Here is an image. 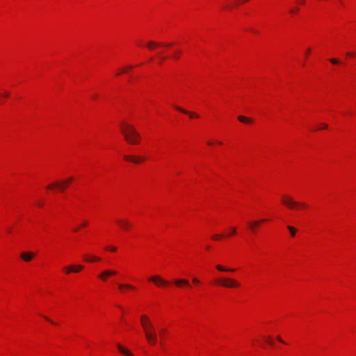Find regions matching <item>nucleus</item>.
Listing matches in <instances>:
<instances>
[{"label": "nucleus", "mask_w": 356, "mask_h": 356, "mask_svg": "<svg viewBox=\"0 0 356 356\" xmlns=\"http://www.w3.org/2000/svg\"><path fill=\"white\" fill-rule=\"evenodd\" d=\"M171 44H167L166 46L169 47L170 46Z\"/></svg>", "instance_id": "44"}, {"label": "nucleus", "mask_w": 356, "mask_h": 356, "mask_svg": "<svg viewBox=\"0 0 356 356\" xmlns=\"http://www.w3.org/2000/svg\"><path fill=\"white\" fill-rule=\"evenodd\" d=\"M117 273L115 270H106L103 271L101 274L98 275V277L102 280L103 281H106L107 277L109 276H112L115 275Z\"/></svg>", "instance_id": "9"}, {"label": "nucleus", "mask_w": 356, "mask_h": 356, "mask_svg": "<svg viewBox=\"0 0 356 356\" xmlns=\"http://www.w3.org/2000/svg\"><path fill=\"white\" fill-rule=\"evenodd\" d=\"M277 339L279 341L282 342V343H283V342H284L280 336H277Z\"/></svg>", "instance_id": "33"}, {"label": "nucleus", "mask_w": 356, "mask_h": 356, "mask_svg": "<svg viewBox=\"0 0 356 356\" xmlns=\"http://www.w3.org/2000/svg\"><path fill=\"white\" fill-rule=\"evenodd\" d=\"M122 133L125 140L130 144H137L139 143L140 136L136 131L134 127L131 124H124L122 127Z\"/></svg>", "instance_id": "1"}, {"label": "nucleus", "mask_w": 356, "mask_h": 356, "mask_svg": "<svg viewBox=\"0 0 356 356\" xmlns=\"http://www.w3.org/2000/svg\"><path fill=\"white\" fill-rule=\"evenodd\" d=\"M83 267L81 265H78V266L71 265V266H68L69 271H72V272H74V273H78V272L81 271L83 269Z\"/></svg>", "instance_id": "15"}, {"label": "nucleus", "mask_w": 356, "mask_h": 356, "mask_svg": "<svg viewBox=\"0 0 356 356\" xmlns=\"http://www.w3.org/2000/svg\"><path fill=\"white\" fill-rule=\"evenodd\" d=\"M124 159L126 161H131L134 163H139L145 160V159L141 156H134L129 155H124Z\"/></svg>", "instance_id": "10"}, {"label": "nucleus", "mask_w": 356, "mask_h": 356, "mask_svg": "<svg viewBox=\"0 0 356 356\" xmlns=\"http://www.w3.org/2000/svg\"><path fill=\"white\" fill-rule=\"evenodd\" d=\"M7 232H8V233H9V234H10V233H11V229H10V228H8V229H7Z\"/></svg>", "instance_id": "37"}, {"label": "nucleus", "mask_w": 356, "mask_h": 356, "mask_svg": "<svg viewBox=\"0 0 356 356\" xmlns=\"http://www.w3.org/2000/svg\"><path fill=\"white\" fill-rule=\"evenodd\" d=\"M140 322H141V325L143 329H144V325H146L147 330H154L153 325L152 324V323L150 322L149 319L148 318V317L147 316H145V315L141 316Z\"/></svg>", "instance_id": "7"}, {"label": "nucleus", "mask_w": 356, "mask_h": 356, "mask_svg": "<svg viewBox=\"0 0 356 356\" xmlns=\"http://www.w3.org/2000/svg\"><path fill=\"white\" fill-rule=\"evenodd\" d=\"M266 341L270 344V345H273V341L271 340L270 337H267L266 339Z\"/></svg>", "instance_id": "29"}, {"label": "nucleus", "mask_w": 356, "mask_h": 356, "mask_svg": "<svg viewBox=\"0 0 356 356\" xmlns=\"http://www.w3.org/2000/svg\"><path fill=\"white\" fill-rule=\"evenodd\" d=\"M78 229H79L78 228H76V229H74V231H75V232H77V231H78Z\"/></svg>", "instance_id": "43"}, {"label": "nucleus", "mask_w": 356, "mask_h": 356, "mask_svg": "<svg viewBox=\"0 0 356 356\" xmlns=\"http://www.w3.org/2000/svg\"><path fill=\"white\" fill-rule=\"evenodd\" d=\"M64 269L66 270V273H70L71 272V271H69L68 266L65 267V268H64Z\"/></svg>", "instance_id": "34"}, {"label": "nucleus", "mask_w": 356, "mask_h": 356, "mask_svg": "<svg viewBox=\"0 0 356 356\" xmlns=\"http://www.w3.org/2000/svg\"><path fill=\"white\" fill-rule=\"evenodd\" d=\"M131 68H132V66H129V67H127L124 68V69L122 70V72H126L128 69H131Z\"/></svg>", "instance_id": "31"}, {"label": "nucleus", "mask_w": 356, "mask_h": 356, "mask_svg": "<svg viewBox=\"0 0 356 356\" xmlns=\"http://www.w3.org/2000/svg\"><path fill=\"white\" fill-rule=\"evenodd\" d=\"M73 179H74L73 177H70V178L67 179L66 180L63 181L60 183H54V184H50V185L47 186V189H51L54 187L57 186V187H58L60 188V191H63L65 189V188L66 187V186L70 182H71Z\"/></svg>", "instance_id": "6"}, {"label": "nucleus", "mask_w": 356, "mask_h": 356, "mask_svg": "<svg viewBox=\"0 0 356 356\" xmlns=\"http://www.w3.org/2000/svg\"><path fill=\"white\" fill-rule=\"evenodd\" d=\"M300 3H302V4H304L305 3V0H300Z\"/></svg>", "instance_id": "39"}, {"label": "nucleus", "mask_w": 356, "mask_h": 356, "mask_svg": "<svg viewBox=\"0 0 356 356\" xmlns=\"http://www.w3.org/2000/svg\"><path fill=\"white\" fill-rule=\"evenodd\" d=\"M330 61L332 63V64H339V60L337 58H331L330 59Z\"/></svg>", "instance_id": "24"}, {"label": "nucleus", "mask_w": 356, "mask_h": 356, "mask_svg": "<svg viewBox=\"0 0 356 356\" xmlns=\"http://www.w3.org/2000/svg\"><path fill=\"white\" fill-rule=\"evenodd\" d=\"M106 249L112 252H115L117 250V248L114 246L106 247Z\"/></svg>", "instance_id": "25"}, {"label": "nucleus", "mask_w": 356, "mask_h": 356, "mask_svg": "<svg viewBox=\"0 0 356 356\" xmlns=\"http://www.w3.org/2000/svg\"><path fill=\"white\" fill-rule=\"evenodd\" d=\"M216 268L219 271H221V272H234L235 271V269H234V268H225L224 266H222L221 265H217L216 266Z\"/></svg>", "instance_id": "17"}, {"label": "nucleus", "mask_w": 356, "mask_h": 356, "mask_svg": "<svg viewBox=\"0 0 356 356\" xmlns=\"http://www.w3.org/2000/svg\"><path fill=\"white\" fill-rule=\"evenodd\" d=\"M34 256V253L31 252H24L20 254V257L25 261H31Z\"/></svg>", "instance_id": "11"}, {"label": "nucleus", "mask_w": 356, "mask_h": 356, "mask_svg": "<svg viewBox=\"0 0 356 356\" xmlns=\"http://www.w3.org/2000/svg\"><path fill=\"white\" fill-rule=\"evenodd\" d=\"M265 221H266L265 219H261L260 220L254 221L253 222L251 223L250 228L252 229H254V227L258 226L261 222H265Z\"/></svg>", "instance_id": "20"}, {"label": "nucleus", "mask_w": 356, "mask_h": 356, "mask_svg": "<svg viewBox=\"0 0 356 356\" xmlns=\"http://www.w3.org/2000/svg\"><path fill=\"white\" fill-rule=\"evenodd\" d=\"M164 332H165L164 330H161L160 332H161V334H164Z\"/></svg>", "instance_id": "40"}, {"label": "nucleus", "mask_w": 356, "mask_h": 356, "mask_svg": "<svg viewBox=\"0 0 356 356\" xmlns=\"http://www.w3.org/2000/svg\"><path fill=\"white\" fill-rule=\"evenodd\" d=\"M88 225L87 222H83L82 224V227H86Z\"/></svg>", "instance_id": "35"}, {"label": "nucleus", "mask_w": 356, "mask_h": 356, "mask_svg": "<svg viewBox=\"0 0 356 356\" xmlns=\"http://www.w3.org/2000/svg\"><path fill=\"white\" fill-rule=\"evenodd\" d=\"M175 108L181 112H182L183 113H185V114H188L190 118H198V115H197L196 113H192V112H188V111L186 110H184L183 108H181V107H179V106H175Z\"/></svg>", "instance_id": "13"}, {"label": "nucleus", "mask_w": 356, "mask_h": 356, "mask_svg": "<svg viewBox=\"0 0 356 356\" xmlns=\"http://www.w3.org/2000/svg\"><path fill=\"white\" fill-rule=\"evenodd\" d=\"M248 0H244L243 2H247Z\"/></svg>", "instance_id": "45"}, {"label": "nucleus", "mask_w": 356, "mask_h": 356, "mask_svg": "<svg viewBox=\"0 0 356 356\" xmlns=\"http://www.w3.org/2000/svg\"><path fill=\"white\" fill-rule=\"evenodd\" d=\"M45 318H46L47 321H49L51 322V320H50L49 318H47V317H45Z\"/></svg>", "instance_id": "42"}, {"label": "nucleus", "mask_w": 356, "mask_h": 356, "mask_svg": "<svg viewBox=\"0 0 356 356\" xmlns=\"http://www.w3.org/2000/svg\"><path fill=\"white\" fill-rule=\"evenodd\" d=\"M231 229V235L235 234L236 233V229L234 227H230Z\"/></svg>", "instance_id": "27"}, {"label": "nucleus", "mask_w": 356, "mask_h": 356, "mask_svg": "<svg viewBox=\"0 0 356 356\" xmlns=\"http://www.w3.org/2000/svg\"><path fill=\"white\" fill-rule=\"evenodd\" d=\"M299 9L298 8H294L290 10V13H298Z\"/></svg>", "instance_id": "28"}, {"label": "nucleus", "mask_w": 356, "mask_h": 356, "mask_svg": "<svg viewBox=\"0 0 356 356\" xmlns=\"http://www.w3.org/2000/svg\"><path fill=\"white\" fill-rule=\"evenodd\" d=\"M100 258L99 257H97L96 256H94V255H91V256H86L85 257V261H88V262H94V261H100Z\"/></svg>", "instance_id": "16"}, {"label": "nucleus", "mask_w": 356, "mask_h": 356, "mask_svg": "<svg viewBox=\"0 0 356 356\" xmlns=\"http://www.w3.org/2000/svg\"><path fill=\"white\" fill-rule=\"evenodd\" d=\"M193 284H200V281L197 277H193L192 280Z\"/></svg>", "instance_id": "26"}, {"label": "nucleus", "mask_w": 356, "mask_h": 356, "mask_svg": "<svg viewBox=\"0 0 356 356\" xmlns=\"http://www.w3.org/2000/svg\"><path fill=\"white\" fill-rule=\"evenodd\" d=\"M161 44L158 42H156L154 41H149L147 43V48H149V49H153L154 47H158V46H160Z\"/></svg>", "instance_id": "19"}, {"label": "nucleus", "mask_w": 356, "mask_h": 356, "mask_svg": "<svg viewBox=\"0 0 356 356\" xmlns=\"http://www.w3.org/2000/svg\"><path fill=\"white\" fill-rule=\"evenodd\" d=\"M327 125L326 124H321L320 129H327Z\"/></svg>", "instance_id": "30"}, {"label": "nucleus", "mask_w": 356, "mask_h": 356, "mask_svg": "<svg viewBox=\"0 0 356 356\" xmlns=\"http://www.w3.org/2000/svg\"><path fill=\"white\" fill-rule=\"evenodd\" d=\"M216 282L218 284L227 288L238 287L240 286L238 281L229 277L218 279Z\"/></svg>", "instance_id": "3"}, {"label": "nucleus", "mask_w": 356, "mask_h": 356, "mask_svg": "<svg viewBox=\"0 0 356 356\" xmlns=\"http://www.w3.org/2000/svg\"><path fill=\"white\" fill-rule=\"evenodd\" d=\"M238 119L240 122H243V123H251L252 122V119L248 118L245 116H243V115H239L238 117Z\"/></svg>", "instance_id": "18"}, {"label": "nucleus", "mask_w": 356, "mask_h": 356, "mask_svg": "<svg viewBox=\"0 0 356 356\" xmlns=\"http://www.w3.org/2000/svg\"><path fill=\"white\" fill-rule=\"evenodd\" d=\"M146 325H144V332L147 341L151 344H155L156 343V334L154 330H147Z\"/></svg>", "instance_id": "4"}, {"label": "nucleus", "mask_w": 356, "mask_h": 356, "mask_svg": "<svg viewBox=\"0 0 356 356\" xmlns=\"http://www.w3.org/2000/svg\"><path fill=\"white\" fill-rule=\"evenodd\" d=\"M208 144H209V145H213V143H211V141H209V142H208Z\"/></svg>", "instance_id": "41"}, {"label": "nucleus", "mask_w": 356, "mask_h": 356, "mask_svg": "<svg viewBox=\"0 0 356 356\" xmlns=\"http://www.w3.org/2000/svg\"><path fill=\"white\" fill-rule=\"evenodd\" d=\"M118 287H119L120 289H122L124 288H127V289H134V288L131 284H119Z\"/></svg>", "instance_id": "22"}, {"label": "nucleus", "mask_w": 356, "mask_h": 356, "mask_svg": "<svg viewBox=\"0 0 356 356\" xmlns=\"http://www.w3.org/2000/svg\"><path fill=\"white\" fill-rule=\"evenodd\" d=\"M287 229L289 230L290 233H291V235L292 236H294L296 235V228H294L292 226H287Z\"/></svg>", "instance_id": "21"}, {"label": "nucleus", "mask_w": 356, "mask_h": 356, "mask_svg": "<svg viewBox=\"0 0 356 356\" xmlns=\"http://www.w3.org/2000/svg\"><path fill=\"white\" fill-rule=\"evenodd\" d=\"M347 55H348V56H354V53H353V52H348V53L347 54Z\"/></svg>", "instance_id": "32"}, {"label": "nucleus", "mask_w": 356, "mask_h": 356, "mask_svg": "<svg viewBox=\"0 0 356 356\" xmlns=\"http://www.w3.org/2000/svg\"><path fill=\"white\" fill-rule=\"evenodd\" d=\"M282 201L284 205L291 209H293L295 208L306 209L308 207L305 202H296L291 197L286 195L282 196Z\"/></svg>", "instance_id": "2"}, {"label": "nucleus", "mask_w": 356, "mask_h": 356, "mask_svg": "<svg viewBox=\"0 0 356 356\" xmlns=\"http://www.w3.org/2000/svg\"><path fill=\"white\" fill-rule=\"evenodd\" d=\"M309 52H310V49H308L307 50V51H306V55H308V54H309Z\"/></svg>", "instance_id": "38"}, {"label": "nucleus", "mask_w": 356, "mask_h": 356, "mask_svg": "<svg viewBox=\"0 0 356 356\" xmlns=\"http://www.w3.org/2000/svg\"><path fill=\"white\" fill-rule=\"evenodd\" d=\"M174 284L177 286H181L182 285L190 286L189 281L186 279H177L174 280Z\"/></svg>", "instance_id": "12"}, {"label": "nucleus", "mask_w": 356, "mask_h": 356, "mask_svg": "<svg viewBox=\"0 0 356 356\" xmlns=\"http://www.w3.org/2000/svg\"><path fill=\"white\" fill-rule=\"evenodd\" d=\"M223 235H220V234H215L212 236V238L213 240H218L219 238H220L221 237H222Z\"/></svg>", "instance_id": "23"}, {"label": "nucleus", "mask_w": 356, "mask_h": 356, "mask_svg": "<svg viewBox=\"0 0 356 356\" xmlns=\"http://www.w3.org/2000/svg\"><path fill=\"white\" fill-rule=\"evenodd\" d=\"M149 280L154 282L157 286H165L169 284L168 281L164 280L159 275H154L149 277Z\"/></svg>", "instance_id": "5"}, {"label": "nucleus", "mask_w": 356, "mask_h": 356, "mask_svg": "<svg viewBox=\"0 0 356 356\" xmlns=\"http://www.w3.org/2000/svg\"><path fill=\"white\" fill-rule=\"evenodd\" d=\"M3 96L5 97H8V92L4 93L3 95Z\"/></svg>", "instance_id": "36"}, {"label": "nucleus", "mask_w": 356, "mask_h": 356, "mask_svg": "<svg viewBox=\"0 0 356 356\" xmlns=\"http://www.w3.org/2000/svg\"><path fill=\"white\" fill-rule=\"evenodd\" d=\"M118 348L119 351L125 355L126 356H134V355L127 349L122 347L121 345L118 344Z\"/></svg>", "instance_id": "14"}, {"label": "nucleus", "mask_w": 356, "mask_h": 356, "mask_svg": "<svg viewBox=\"0 0 356 356\" xmlns=\"http://www.w3.org/2000/svg\"><path fill=\"white\" fill-rule=\"evenodd\" d=\"M116 222L120 225V227L127 231L129 229V228L131 226V223L129 222V221L127 219H118L116 220Z\"/></svg>", "instance_id": "8"}]
</instances>
